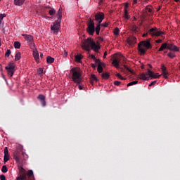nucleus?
<instances>
[{
	"label": "nucleus",
	"mask_w": 180,
	"mask_h": 180,
	"mask_svg": "<svg viewBox=\"0 0 180 180\" xmlns=\"http://www.w3.org/2000/svg\"><path fill=\"white\" fill-rule=\"evenodd\" d=\"M97 70H98V72L101 73V72H102V71H103V68H102V65H98Z\"/></svg>",
	"instance_id": "nucleus-38"
},
{
	"label": "nucleus",
	"mask_w": 180,
	"mask_h": 180,
	"mask_svg": "<svg viewBox=\"0 0 180 180\" xmlns=\"http://www.w3.org/2000/svg\"><path fill=\"white\" fill-rule=\"evenodd\" d=\"M168 57H169V58H174L176 57V55L175 53H172V52H169L168 54H167Z\"/></svg>",
	"instance_id": "nucleus-35"
},
{
	"label": "nucleus",
	"mask_w": 180,
	"mask_h": 180,
	"mask_svg": "<svg viewBox=\"0 0 180 180\" xmlns=\"http://www.w3.org/2000/svg\"><path fill=\"white\" fill-rule=\"evenodd\" d=\"M137 29H138V27H137V26H136V25H134V26L132 27V31H133V32H137Z\"/></svg>",
	"instance_id": "nucleus-49"
},
{
	"label": "nucleus",
	"mask_w": 180,
	"mask_h": 180,
	"mask_svg": "<svg viewBox=\"0 0 180 180\" xmlns=\"http://www.w3.org/2000/svg\"><path fill=\"white\" fill-rule=\"evenodd\" d=\"M136 84H139V81H133L127 84V86H131L133 85H136Z\"/></svg>",
	"instance_id": "nucleus-29"
},
{
	"label": "nucleus",
	"mask_w": 180,
	"mask_h": 180,
	"mask_svg": "<svg viewBox=\"0 0 180 180\" xmlns=\"http://www.w3.org/2000/svg\"><path fill=\"white\" fill-rule=\"evenodd\" d=\"M161 77V75L158 73H154L153 71L150 70V69H148L147 73H141L139 78V79H141L142 81H148L150 79H157V78H160Z\"/></svg>",
	"instance_id": "nucleus-3"
},
{
	"label": "nucleus",
	"mask_w": 180,
	"mask_h": 180,
	"mask_svg": "<svg viewBox=\"0 0 180 180\" xmlns=\"http://www.w3.org/2000/svg\"><path fill=\"white\" fill-rule=\"evenodd\" d=\"M98 40H100V41H103V38L99 37V38H98Z\"/></svg>",
	"instance_id": "nucleus-60"
},
{
	"label": "nucleus",
	"mask_w": 180,
	"mask_h": 180,
	"mask_svg": "<svg viewBox=\"0 0 180 180\" xmlns=\"http://www.w3.org/2000/svg\"><path fill=\"white\" fill-rule=\"evenodd\" d=\"M38 99L40 101L43 107L46 106V96L42 94L38 96Z\"/></svg>",
	"instance_id": "nucleus-18"
},
{
	"label": "nucleus",
	"mask_w": 180,
	"mask_h": 180,
	"mask_svg": "<svg viewBox=\"0 0 180 180\" xmlns=\"http://www.w3.org/2000/svg\"><path fill=\"white\" fill-rule=\"evenodd\" d=\"M139 44L142 46L143 47H145L146 49H148V50L151 49L152 47L149 40L141 41Z\"/></svg>",
	"instance_id": "nucleus-13"
},
{
	"label": "nucleus",
	"mask_w": 180,
	"mask_h": 180,
	"mask_svg": "<svg viewBox=\"0 0 180 180\" xmlns=\"http://www.w3.org/2000/svg\"><path fill=\"white\" fill-rule=\"evenodd\" d=\"M99 32H101V24L98 23L96 27V34H99Z\"/></svg>",
	"instance_id": "nucleus-28"
},
{
	"label": "nucleus",
	"mask_w": 180,
	"mask_h": 180,
	"mask_svg": "<svg viewBox=\"0 0 180 180\" xmlns=\"http://www.w3.org/2000/svg\"><path fill=\"white\" fill-rule=\"evenodd\" d=\"M86 30L90 36H94V34L95 33V22H94V20L90 19L89 22L87 25Z\"/></svg>",
	"instance_id": "nucleus-7"
},
{
	"label": "nucleus",
	"mask_w": 180,
	"mask_h": 180,
	"mask_svg": "<svg viewBox=\"0 0 180 180\" xmlns=\"http://www.w3.org/2000/svg\"><path fill=\"white\" fill-rule=\"evenodd\" d=\"M127 43L130 46H133V44H136V43H137V39L136 38V37H129L127 39Z\"/></svg>",
	"instance_id": "nucleus-15"
},
{
	"label": "nucleus",
	"mask_w": 180,
	"mask_h": 180,
	"mask_svg": "<svg viewBox=\"0 0 180 180\" xmlns=\"http://www.w3.org/2000/svg\"><path fill=\"white\" fill-rule=\"evenodd\" d=\"M41 58H43V53H40Z\"/></svg>",
	"instance_id": "nucleus-63"
},
{
	"label": "nucleus",
	"mask_w": 180,
	"mask_h": 180,
	"mask_svg": "<svg viewBox=\"0 0 180 180\" xmlns=\"http://www.w3.org/2000/svg\"><path fill=\"white\" fill-rule=\"evenodd\" d=\"M102 77L104 79H108V78H109V73H108V72L103 73L102 74Z\"/></svg>",
	"instance_id": "nucleus-33"
},
{
	"label": "nucleus",
	"mask_w": 180,
	"mask_h": 180,
	"mask_svg": "<svg viewBox=\"0 0 180 180\" xmlns=\"http://www.w3.org/2000/svg\"><path fill=\"white\" fill-rule=\"evenodd\" d=\"M82 47L84 50H86V51H90L91 48V50H94L96 53H99V50L101 49L99 43L96 44L92 38H88L87 39L82 41Z\"/></svg>",
	"instance_id": "nucleus-1"
},
{
	"label": "nucleus",
	"mask_w": 180,
	"mask_h": 180,
	"mask_svg": "<svg viewBox=\"0 0 180 180\" xmlns=\"http://www.w3.org/2000/svg\"><path fill=\"white\" fill-rule=\"evenodd\" d=\"M120 32V30H119L118 27H116L114 30L113 33H114L115 36H117L119 34Z\"/></svg>",
	"instance_id": "nucleus-32"
},
{
	"label": "nucleus",
	"mask_w": 180,
	"mask_h": 180,
	"mask_svg": "<svg viewBox=\"0 0 180 180\" xmlns=\"http://www.w3.org/2000/svg\"><path fill=\"white\" fill-rule=\"evenodd\" d=\"M78 88L80 91H82V89H84V87L79 84L78 85Z\"/></svg>",
	"instance_id": "nucleus-52"
},
{
	"label": "nucleus",
	"mask_w": 180,
	"mask_h": 180,
	"mask_svg": "<svg viewBox=\"0 0 180 180\" xmlns=\"http://www.w3.org/2000/svg\"><path fill=\"white\" fill-rule=\"evenodd\" d=\"M1 172L4 174H6V172H8V167H6V165H4L1 168Z\"/></svg>",
	"instance_id": "nucleus-30"
},
{
	"label": "nucleus",
	"mask_w": 180,
	"mask_h": 180,
	"mask_svg": "<svg viewBox=\"0 0 180 180\" xmlns=\"http://www.w3.org/2000/svg\"><path fill=\"white\" fill-rule=\"evenodd\" d=\"M6 57H9L11 56V49H8L5 54Z\"/></svg>",
	"instance_id": "nucleus-40"
},
{
	"label": "nucleus",
	"mask_w": 180,
	"mask_h": 180,
	"mask_svg": "<svg viewBox=\"0 0 180 180\" xmlns=\"http://www.w3.org/2000/svg\"><path fill=\"white\" fill-rule=\"evenodd\" d=\"M4 20H0V26H4Z\"/></svg>",
	"instance_id": "nucleus-55"
},
{
	"label": "nucleus",
	"mask_w": 180,
	"mask_h": 180,
	"mask_svg": "<svg viewBox=\"0 0 180 180\" xmlns=\"http://www.w3.org/2000/svg\"><path fill=\"white\" fill-rule=\"evenodd\" d=\"M49 15H51V16H53V15H54V13H56V10L54 8H51L49 11Z\"/></svg>",
	"instance_id": "nucleus-36"
},
{
	"label": "nucleus",
	"mask_w": 180,
	"mask_h": 180,
	"mask_svg": "<svg viewBox=\"0 0 180 180\" xmlns=\"http://www.w3.org/2000/svg\"><path fill=\"white\" fill-rule=\"evenodd\" d=\"M161 70H162V74H165V72H167V68L164 65H162Z\"/></svg>",
	"instance_id": "nucleus-37"
},
{
	"label": "nucleus",
	"mask_w": 180,
	"mask_h": 180,
	"mask_svg": "<svg viewBox=\"0 0 180 180\" xmlns=\"http://www.w3.org/2000/svg\"><path fill=\"white\" fill-rule=\"evenodd\" d=\"M121 84H122V82H119V81L114 82V85H116L117 86H119V85H120Z\"/></svg>",
	"instance_id": "nucleus-43"
},
{
	"label": "nucleus",
	"mask_w": 180,
	"mask_h": 180,
	"mask_svg": "<svg viewBox=\"0 0 180 180\" xmlns=\"http://www.w3.org/2000/svg\"><path fill=\"white\" fill-rule=\"evenodd\" d=\"M156 43H162V39H158V40H156Z\"/></svg>",
	"instance_id": "nucleus-56"
},
{
	"label": "nucleus",
	"mask_w": 180,
	"mask_h": 180,
	"mask_svg": "<svg viewBox=\"0 0 180 180\" xmlns=\"http://www.w3.org/2000/svg\"><path fill=\"white\" fill-rule=\"evenodd\" d=\"M129 8V4H126L124 6V9H127Z\"/></svg>",
	"instance_id": "nucleus-58"
},
{
	"label": "nucleus",
	"mask_w": 180,
	"mask_h": 180,
	"mask_svg": "<svg viewBox=\"0 0 180 180\" xmlns=\"http://www.w3.org/2000/svg\"><path fill=\"white\" fill-rule=\"evenodd\" d=\"M31 50L33 51V57L37 63H39V60H40V57L39 56V51L36 49V46H33L31 48Z\"/></svg>",
	"instance_id": "nucleus-11"
},
{
	"label": "nucleus",
	"mask_w": 180,
	"mask_h": 180,
	"mask_svg": "<svg viewBox=\"0 0 180 180\" xmlns=\"http://www.w3.org/2000/svg\"><path fill=\"white\" fill-rule=\"evenodd\" d=\"M68 54V53H67V52H65V53H64L65 57H67Z\"/></svg>",
	"instance_id": "nucleus-61"
},
{
	"label": "nucleus",
	"mask_w": 180,
	"mask_h": 180,
	"mask_svg": "<svg viewBox=\"0 0 180 180\" xmlns=\"http://www.w3.org/2000/svg\"><path fill=\"white\" fill-rule=\"evenodd\" d=\"M165 49H168V44L167 43H164L162 44V46L159 49V51H162L163 50H165Z\"/></svg>",
	"instance_id": "nucleus-24"
},
{
	"label": "nucleus",
	"mask_w": 180,
	"mask_h": 180,
	"mask_svg": "<svg viewBox=\"0 0 180 180\" xmlns=\"http://www.w3.org/2000/svg\"><path fill=\"white\" fill-rule=\"evenodd\" d=\"M146 36H147V33L143 34V37H146Z\"/></svg>",
	"instance_id": "nucleus-64"
},
{
	"label": "nucleus",
	"mask_w": 180,
	"mask_h": 180,
	"mask_svg": "<svg viewBox=\"0 0 180 180\" xmlns=\"http://www.w3.org/2000/svg\"><path fill=\"white\" fill-rule=\"evenodd\" d=\"M108 56V52H104L103 57L104 58H106V56Z\"/></svg>",
	"instance_id": "nucleus-54"
},
{
	"label": "nucleus",
	"mask_w": 180,
	"mask_h": 180,
	"mask_svg": "<svg viewBox=\"0 0 180 180\" xmlns=\"http://www.w3.org/2000/svg\"><path fill=\"white\" fill-rule=\"evenodd\" d=\"M162 75H163V78L167 79V78H168V72H165V73H162Z\"/></svg>",
	"instance_id": "nucleus-41"
},
{
	"label": "nucleus",
	"mask_w": 180,
	"mask_h": 180,
	"mask_svg": "<svg viewBox=\"0 0 180 180\" xmlns=\"http://www.w3.org/2000/svg\"><path fill=\"white\" fill-rule=\"evenodd\" d=\"M2 77L4 78V79L5 80L6 82H8V80L6 79V77H5V75L4 74H1Z\"/></svg>",
	"instance_id": "nucleus-51"
},
{
	"label": "nucleus",
	"mask_w": 180,
	"mask_h": 180,
	"mask_svg": "<svg viewBox=\"0 0 180 180\" xmlns=\"http://www.w3.org/2000/svg\"><path fill=\"white\" fill-rule=\"evenodd\" d=\"M91 67H92V68H95L96 67V64L92 63Z\"/></svg>",
	"instance_id": "nucleus-57"
},
{
	"label": "nucleus",
	"mask_w": 180,
	"mask_h": 180,
	"mask_svg": "<svg viewBox=\"0 0 180 180\" xmlns=\"http://www.w3.org/2000/svg\"><path fill=\"white\" fill-rule=\"evenodd\" d=\"M14 160H15L16 162H19V161H20V158L18 155H14Z\"/></svg>",
	"instance_id": "nucleus-39"
},
{
	"label": "nucleus",
	"mask_w": 180,
	"mask_h": 180,
	"mask_svg": "<svg viewBox=\"0 0 180 180\" xmlns=\"http://www.w3.org/2000/svg\"><path fill=\"white\" fill-rule=\"evenodd\" d=\"M61 26V21L60 20H57L53 25L51 27V30L53 34H57L58 33V30H60V27Z\"/></svg>",
	"instance_id": "nucleus-6"
},
{
	"label": "nucleus",
	"mask_w": 180,
	"mask_h": 180,
	"mask_svg": "<svg viewBox=\"0 0 180 180\" xmlns=\"http://www.w3.org/2000/svg\"><path fill=\"white\" fill-rule=\"evenodd\" d=\"M116 77H117V78H119L120 79H122V81L126 80V78L123 77L122 75H120V73H117Z\"/></svg>",
	"instance_id": "nucleus-31"
},
{
	"label": "nucleus",
	"mask_w": 180,
	"mask_h": 180,
	"mask_svg": "<svg viewBox=\"0 0 180 180\" xmlns=\"http://www.w3.org/2000/svg\"><path fill=\"white\" fill-rule=\"evenodd\" d=\"M124 68H125V70H127V71H129V72H131V70H130V68H129V67H127V65H124Z\"/></svg>",
	"instance_id": "nucleus-45"
},
{
	"label": "nucleus",
	"mask_w": 180,
	"mask_h": 180,
	"mask_svg": "<svg viewBox=\"0 0 180 180\" xmlns=\"http://www.w3.org/2000/svg\"><path fill=\"white\" fill-rule=\"evenodd\" d=\"M25 0H14V4L16 5V6H22L23 4H25Z\"/></svg>",
	"instance_id": "nucleus-19"
},
{
	"label": "nucleus",
	"mask_w": 180,
	"mask_h": 180,
	"mask_svg": "<svg viewBox=\"0 0 180 180\" xmlns=\"http://www.w3.org/2000/svg\"><path fill=\"white\" fill-rule=\"evenodd\" d=\"M14 47L15 49H20V44L19 41H15L14 42Z\"/></svg>",
	"instance_id": "nucleus-34"
},
{
	"label": "nucleus",
	"mask_w": 180,
	"mask_h": 180,
	"mask_svg": "<svg viewBox=\"0 0 180 180\" xmlns=\"http://www.w3.org/2000/svg\"><path fill=\"white\" fill-rule=\"evenodd\" d=\"M136 4H137V0H134L133 5H136Z\"/></svg>",
	"instance_id": "nucleus-59"
},
{
	"label": "nucleus",
	"mask_w": 180,
	"mask_h": 180,
	"mask_svg": "<svg viewBox=\"0 0 180 180\" xmlns=\"http://www.w3.org/2000/svg\"><path fill=\"white\" fill-rule=\"evenodd\" d=\"M72 79L75 84H81L82 82V70L79 68H73L70 70Z\"/></svg>",
	"instance_id": "nucleus-2"
},
{
	"label": "nucleus",
	"mask_w": 180,
	"mask_h": 180,
	"mask_svg": "<svg viewBox=\"0 0 180 180\" xmlns=\"http://www.w3.org/2000/svg\"><path fill=\"white\" fill-rule=\"evenodd\" d=\"M44 72V69H43L42 68H39L37 70V74L38 75H39V77H41L43 75Z\"/></svg>",
	"instance_id": "nucleus-25"
},
{
	"label": "nucleus",
	"mask_w": 180,
	"mask_h": 180,
	"mask_svg": "<svg viewBox=\"0 0 180 180\" xmlns=\"http://www.w3.org/2000/svg\"><path fill=\"white\" fill-rule=\"evenodd\" d=\"M149 34H150L151 36H156L157 37H158L159 36H162V37H163L162 34H164V32L159 31L157 27H155L151 28L149 30Z\"/></svg>",
	"instance_id": "nucleus-10"
},
{
	"label": "nucleus",
	"mask_w": 180,
	"mask_h": 180,
	"mask_svg": "<svg viewBox=\"0 0 180 180\" xmlns=\"http://www.w3.org/2000/svg\"><path fill=\"white\" fill-rule=\"evenodd\" d=\"M6 70L8 77L11 78V77H13V75L15 74V64L11 62L7 66H6Z\"/></svg>",
	"instance_id": "nucleus-5"
},
{
	"label": "nucleus",
	"mask_w": 180,
	"mask_h": 180,
	"mask_svg": "<svg viewBox=\"0 0 180 180\" xmlns=\"http://www.w3.org/2000/svg\"><path fill=\"white\" fill-rule=\"evenodd\" d=\"M19 176L16 178V180H26L27 179V174L26 169L23 168V167H19Z\"/></svg>",
	"instance_id": "nucleus-9"
},
{
	"label": "nucleus",
	"mask_w": 180,
	"mask_h": 180,
	"mask_svg": "<svg viewBox=\"0 0 180 180\" xmlns=\"http://www.w3.org/2000/svg\"><path fill=\"white\" fill-rule=\"evenodd\" d=\"M0 179H1V180H6V177L5 176V175L1 174V175L0 176Z\"/></svg>",
	"instance_id": "nucleus-48"
},
{
	"label": "nucleus",
	"mask_w": 180,
	"mask_h": 180,
	"mask_svg": "<svg viewBox=\"0 0 180 180\" xmlns=\"http://www.w3.org/2000/svg\"><path fill=\"white\" fill-rule=\"evenodd\" d=\"M138 50L139 51L140 55L143 56V55L146 54V51H147L148 50V49H146V46H142V45H140L139 44Z\"/></svg>",
	"instance_id": "nucleus-14"
},
{
	"label": "nucleus",
	"mask_w": 180,
	"mask_h": 180,
	"mask_svg": "<svg viewBox=\"0 0 180 180\" xmlns=\"http://www.w3.org/2000/svg\"><path fill=\"white\" fill-rule=\"evenodd\" d=\"M21 36L25 37L26 41H27V44L30 46V49L36 46V45H34V41L33 39V36H32L30 34H22Z\"/></svg>",
	"instance_id": "nucleus-4"
},
{
	"label": "nucleus",
	"mask_w": 180,
	"mask_h": 180,
	"mask_svg": "<svg viewBox=\"0 0 180 180\" xmlns=\"http://www.w3.org/2000/svg\"><path fill=\"white\" fill-rule=\"evenodd\" d=\"M101 26H103V27H108V22H104V23H102V24H100Z\"/></svg>",
	"instance_id": "nucleus-47"
},
{
	"label": "nucleus",
	"mask_w": 180,
	"mask_h": 180,
	"mask_svg": "<svg viewBox=\"0 0 180 180\" xmlns=\"http://www.w3.org/2000/svg\"><path fill=\"white\" fill-rule=\"evenodd\" d=\"M95 19L96 22H98V23L101 24L102 23V20L105 19V15L103 14V13L96 14Z\"/></svg>",
	"instance_id": "nucleus-12"
},
{
	"label": "nucleus",
	"mask_w": 180,
	"mask_h": 180,
	"mask_svg": "<svg viewBox=\"0 0 180 180\" xmlns=\"http://www.w3.org/2000/svg\"><path fill=\"white\" fill-rule=\"evenodd\" d=\"M155 84H157V80H155L153 82H152L148 86H153V85H155Z\"/></svg>",
	"instance_id": "nucleus-46"
},
{
	"label": "nucleus",
	"mask_w": 180,
	"mask_h": 180,
	"mask_svg": "<svg viewBox=\"0 0 180 180\" xmlns=\"http://www.w3.org/2000/svg\"><path fill=\"white\" fill-rule=\"evenodd\" d=\"M81 60H82V55L79 54L75 56L76 63H82Z\"/></svg>",
	"instance_id": "nucleus-23"
},
{
	"label": "nucleus",
	"mask_w": 180,
	"mask_h": 180,
	"mask_svg": "<svg viewBox=\"0 0 180 180\" xmlns=\"http://www.w3.org/2000/svg\"><path fill=\"white\" fill-rule=\"evenodd\" d=\"M20 58H22V54L19 51L16 52L15 56V61H19V60H20Z\"/></svg>",
	"instance_id": "nucleus-22"
},
{
	"label": "nucleus",
	"mask_w": 180,
	"mask_h": 180,
	"mask_svg": "<svg viewBox=\"0 0 180 180\" xmlns=\"http://www.w3.org/2000/svg\"><path fill=\"white\" fill-rule=\"evenodd\" d=\"M46 63L47 64H53V63H54V58L51 56H48L46 58Z\"/></svg>",
	"instance_id": "nucleus-21"
},
{
	"label": "nucleus",
	"mask_w": 180,
	"mask_h": 180,
	"mask_svg": "<svg viewBox=\"0 0 180 180\" xmlns=\"http://www.w3.org/2000/svg\"><path fill=\"white\" fill-rule=\"evenodd\" d=\"M61 7H60L57 13V16L58 17V20H60V22H61V19L63 18V11H61Z\"/></svg>",
	"instance_id": "nucleus-20"
},
{
	"label": "nucleus",
	"mask_w": 180,
	"mask_h": 180,
	"mask_svg": "<svg viewBox=\"0 0 180 180\" xmlns=\"http://www.w3.org/2000/svg\"><path fill=\"white\" fill-rule=\"evenodd\" d=\"M124 19H127V20H129L130 19V16H129V11H127V9H124Z\"/></svg>",
	"instance_id": "nucleus-26"
},
{
	"label": "nucleus",
	"mask_w": 180,
	"mask_h": 180,
	"mask_svg": "<svg viewBox=\"0 0 180 180\" xmlns=\"http://www.w3.org/2000/svg\"><path fill=\"white\" fill-rule=\"evenodd\" d=\"M122 58H123V55L122 54H115L114 56V60H112V65L115 67V68H119V63L122 61Z\"/></svg>",
	"instance_id": "nucleus-8"
},
{
	"label": "nucleus",
	"mask_w": 180,
	"mask_h": 180,
	"mask_svg": "<svg viewBox=\"0 0 180 180\" xmlns=\"http://www.w3.org/2000/svg\"><path fill=\"white\" fill-rule=\"evenodd\" d=\"M89 56L91 57V58H92V60H95L96 58V57H95V55L94 54L89 55Z\"/></svg>",
	"instance_id": "nucleus-50"
},
{
	"label": "nucleus",
	"mask_w": 180,
	"mask_h": 180,
	"mask_svg": "<svg viewBox=\"0 0 180 180\" xmlns=\"http://www.w3.org/2000/svg\"><path fill=\"white\" fill-rule=\"evenodd\" d=\"M9 160V152L8 151V147L4 148V164L8 162Z\"/></svg>",
	"instance_id": "nucleus-16"
},
{
	"label": "nucleus",
	"mask_w": 180,
	"mask_h": 180,
	"mask_svg": "<svg viewBox=\"0 0 180 180\" xmlns=\"http://www.w3.org/2000/svg\"><path fill=\"white\" fill-rule=\"evenodd\" d=\"M91 78L93 79V81H98V79L95 75H91Z\"/></svg>",
	"instance_id": "nucleus-42"
},
{
	"label": "nucleus",
	"mask_w": 180,
	"mask_h": 180,
	"mask_svg": "<svg viewBox=\"0 0 180 180\" xmlns=\"http://www.w3.org/2000/svg\"><path fill=\"white\" fill-rule=\"evenodd\" d=\"M6 16V14H0V20H4V18Z\"/></svg>",
	"instance_id": "nucleus-44"
},
{
	"label": "nucleus",
	"mask_w": 180,
	"mask_h": 180,
	"mask_svg": "<svg viewBox=\"0 0 180 180\" xmlns=\"http://www.w3.org/2000/svg\"><path fill=\"white\" fill-rule=\"evenodd\" d=\"M167 49L170 50L171 51H179V49L176 45L172 44H168Z\"/></svg>",
	"instance_id": "nucleus-17"
},
{
	"label": "nucleus",
	"mask_w": 180,
	"mask_h": 180,
	"mask_svg": "<svg viewBox=\"0 0 180 180\" xmlns=\"http://www.w3.org/2000/svg\"><path fill=\"white\" fill-rule=\"evenodd\" d=\"M27 175L29 178H30L31 176H33V179H34V175L33 174V170H29L27 173Z\"/></svg>",
	"instance_id": "nucleus-27"
},
{
	"label": "nucleus",
	"mask_w": 180,
	"mask_h": 180,
	"mask_svg": "<svg viewBox=\"0 0 180 180\" xmlns=\"http://www.w3.org/2000/svg\"><path fill=\"white\" fill-rule=\"evenodd\" d=\"M94 61H95V63H101V61L99 60V59H97V58H96V59L94 60Z\"/></svg>",
	"instance_id": "nucleus-53"
},
{
	"label": "nucleus",
	"mask_w": 180,
	"mask_h": 180,
	"mask_svg": "<svg viewBox=\"0 0 180 180\" xmlns=\"http://www.w3.org/2000/svg\"><path fill=\"white\" fill-rule=\"evenodd\" d=\"M148 12H152L151 8H148Z\"/></svg>",
	"instance_id": "nucleus-62"
}]
</instances>
